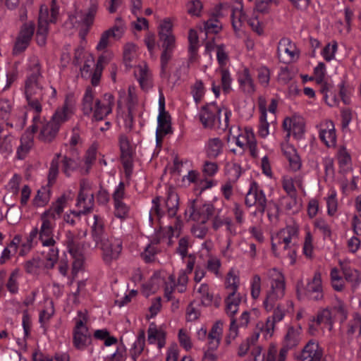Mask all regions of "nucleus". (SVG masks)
I'll return each mask as SVG.
<instances>
[{"instance_id": "1", "label": "nucleus", "mask_w": 361, "mask_h": 361, "mask_svg": "<svg viewBox=\"0 0 361 361\" xmlns=\"http://www.w3.org/2000/svg\"><path fill=\"white\" fill-rule=\"evenodd\" d=\"M115 104L114 96L105 93L101 99H94L93 90L88 87L82 100V111L85 116L92 114V120L99 121L112 113Z\"/></svg>"}, {"instance_id": "2", "label": "nucleus", "mask_w": 361, "mask_h": 361, "mask_svg": "<svg viewBox=\"0 0 361 361\" xmlns=\"http://www.w3.org/2000/svg\"><path fill=\"white\" fill-rule=\"evenodd\" d=\"M32 74L27 78L25 93L29 106L39 114L42 111L41 102L44 99V89L42 84V76L38 63L33 65Z\"/></svg>"}, {"instance_id": "3", "label": "nucleus", "mask_w": 361, "mask_h": 361, "mask_svg": "<svg viewBox=\"0 0 361 361\" xmlns=\"http://www.w3.org/2000/svg\"><path fill=\"white\" fill-rule=\"evenodd\" d=\"M267 276L271 279V288L267 293L264 306L267 311H271L275 302L284 296L286 285L283 275L276 269L269 270Z\"/></svg>"}, {"instance_id": "4", "label": "nucleus", "mask_w": 361, "mask_h": 361, "mask_svg": "<svg viewBox=\"0 0 361 361\" xmlns=\"http://www.w3.org/2000/svg\"><path fill=\"white\" fill-rule=\"evenodd\" d=\"M298 228L295 226H287L281 229L275 235V240L283 250L287 252L290 259V263L293 264L296 259V252L298 249Z\"/></svg>"}, {"instance_id": "5", "label": "nucleus", "mask_w": 361, "mask_h": 361, "mask_svg": "<svg viewBox=\"0 0 361 361\" xmlns=\"http://www.w3.org/2000/svg\"><path fill=\"white\" fill-rule=\"evenodd\" d=\"M79 319H76L73 330V343L78 350H84L92 342V335L87 326V317L81 311L78 312Z\"/></svg>"}, {"instance_id": "6", "label": "nucleus", "mask_w": 361, "mask_h": 361, "mask_svg": "<svg viewBox=\"0 0 361 361\" xmlns=\"http://www.w3.org/2000/svg\"><path fill=\"white\" fill-rule=\"evenodd\" d=\"M102 251V259L106 264H110L121 255L123 249V242L119 238L110 237L102 241L99 245Z\"/></svg>"}, {"instance_id": "7", "label": "nucleus", "mask_w": 361, "mask_h": 361, "mask_svg": "<svg viewBox=\"0 0 361 361\" xmlns=\"http://www.w3.org/2000/svg\"><path fill=\"white\" fill-rule=\"evenodd\" d=\"M267 202L265 194L262 190L259 189L257 183H252L245 199L246 206L250 207L255 205L256 212L264 214L267 208Z\"/></svg>"}, {"instance_id": "8", "label": "nucleus", "mask_w": 361, "mask_h": 361, "mask_svg": "<svg viewBox=\"0 0 361 361\" xmlns=\"http://www.w3.org/2000/svg\"><path fill=\"white\" fill-rule=\"evenodd\" d=\"M35 28V23L32 21L22 25L13 49V54H19L27 49L33 36Z\"/></svg>"}, {"instance_id": "9", "label": "nucleus", "mask_w": 361, "mask_h": 361, "mask_svg": "<svg viewBox=\"0 0 361 361\" xmlns=\"http://www.w3.org/2000/svg\"><path fill=\"white\" fill-rule=\"evenodd\" d=\"M124 30L125 27L121 18H116V25L102 34L99 43L96 47L98 51L105 49L109 44V38L111 37L120 39L124 32Z\"/></svg>"}, {"instance_id": "10", "label": "nucleus", "mask_w": 361, "mask_h": 361, "mask_svg": "<svg viewBox=\"0 0 361 361\" xmlns=\"http://www.w3.org/2000/svg\"><path fill=\"white\" fill-rule=\"evenodd\" d=\"M159 29V37L161 42L163 51H173L175 37L172 34V24L170 20L165 19L160 24Z\"/></svg>"}, {"instance_id": "11", "label": "nucleus", "mask_w": 361, "mask_h": 361, "mask_svg": "<svg viewBox=\"0 0 361 361\" xmlns=\"http://www.w3.org/2000/svg\"><path fill=\"white\" fill-rule=\"evenodd\" d=\"M75 102L73 97L66 96L63 106L58 108L51 117V120L56 124L61 125L67 121L74 114Z\"/></svg>"}, {"instance_id": "12", "label": "nucleus", "mask_w": 361, "mask_h": 361, "mask_svg": "<svg viewBox=\"0 0 361 361\" xmlns=\"http://www.w3.org/2000/svg\"><path fill=\"white\" fill-rule=\"evenodd\" d=\"M221 114V110L214 103L202 107L200 112V120L204 128H212L216 125V116Z\"/></svg>"}, {"instance_id": "13", "label": "nucleus", "mask_w": 361, "mask_h": 361, "mask_svg": "<svg viewBox=\"0 0 361 361\" xmlns=\"http://www.w3.org/2000/svg\"><path fill=\"white\" fill-rule=\"evenodd\" d=\"M121 159L126 173H130L133 169V149L128 138L122 135L119 138Z\"/></svg>"}, {"instance_id": "14", "label": "nucleus", "mask_w": 361, "mask_h": 361, "mask_svg": "<svg viewBox=\"0 0 361 361\" xmlns=\"http://www.w3.org/2000/svg\"><path fill=\"white\" fill-rule=\"evenodd\" d=\"M277 54L281 61L289 63L295 57L296 47L288 38H283L279 42Z\"/></svg>"}, {"instance_id": "15", "label": "nucleus", "mask_w": 361, "mask_h": 361, "mask_svg": "<svg viewBox=\"0 0 361 361\" xmlns=\"http://www.w3.org/2000/svg\"><path fill=\"white\" fill-rule=\"evenodd\" d=\"M195 200H192L190 206V217L202 224H205L211 216L214 215V207L212 204H204L197 209H195Z\"/></svg>"}, {"instance_id": "16", "label": "nucleus", "mask_w": 361, "mask_h": 361, "mask_svg": "<svg viewBox=\"0 0 361 361\" xmlns=\"http://www.w3.org/2000/svg\"><path fill=\"white\" fill-rule=\"evenodd\" d=\"M322 356V348L317 341L312 339L304 346L300 356V361H321Z\"/></svg>"}, {"instance_id": "17", "label": "nucleus", "mask_w": 361, "mask_h": 361, "mask_svg": "<svg viewBox=\"0 0 361 361\" xmlns=\"http://www.w3.org/2000/svg\"><path fill=\"white\" fill-rule=\"evenodd\" d=\"M49 212H44L41 215L42 221L39 231V239L43 246L54 245L56 241L53 238V224L51 219L46 217Z\"/></svg>"}, {"instance_id": "18", "label": "nucleus", "mask_w": 361, "mask_h": 361, "mask_svg": "<svg viewBox=\"0 0 361 361\" xmlns=\"http://www.w3.org/2000/svg\"><path fill=\"white\" fill-rule=\"evenodd\" d=\"M235 144L240 148L248 147L252 157L257 156V141L253 130L251 128H245V132L236 137Z\"/></svg>"}, {"instance_id": "19", "label": "nucleus", "mask_w": 361, "mask_h": 361, "mask_svg": "<svg viewBox=\"0 0 361 361\" xmlns=\"http://www.w3.org/2000/svg\"><path fill=\"white\" fill-rule=\"evenodd\" d=\"M305 295L312 300H320L323 298L322 279L320 273H315L313 279L310 281L305 288Z\"/></svg>"}, {"instance_id": "20", "label": "nucleus", "mask_w": 361, "mask_h": 361, "mask_svg": "<svg viewBox=\"0 0 361 361\" xmlns=\"http://www.w3.org/2000/svg\"><path fill=\"white\" fill-rule=\"evenodd\" d=\"M324 126L325 128H322L319 132V138L327 147L334 146L336 142V135L334 123L326 121Z\"/></svg>"}, {"instance_id": "21", "label": "nucleus", "mask_w": 361, "mask_h": 361, "mask_svg": "<svg viewBox=\"0 0 361 361\" xmlns=\"http://www.w3.org/2000/svg\"><path fill=\"white\" fill-rule=\"evenodd\" d=\"M60 127L51 119L42 125L39 139L44 142H50L56 137Z\"/></svg>"}, {"instance_id": "22", "label": "nucleus", "mask_w": 361, "mask_h": 361, "mask_svg": "<svg viewBox=\"0 0 361 361\" xmlns=\"http://www.w3.org/2000/svg\"><path fill=\"white\" fill-rule=\"evenodd\" d=\"M135 75L142 89L147 90L152 87V75L146 64L137 66L135 69Z\"/></svg>"}, {"instance_id": "23", "label": "nucleus", "mask_w": 361, "mask_h": 361, "mask_svg": "<svg viewBox=\"0 0 361 361\" xmlns=\"http://www.w3.org/2000/svg\"><path fill=\"white\" fill-rule=\"evenodd\" d=\"M222 323L220 321L216 322L212 327L208 336V348L215 350L218 348L223 333Z\"/></svg>"}, {"instance_id": "24", "label": "nucleus", "mask_w": 361, "mask_h": 361, "mask_svg": "<svg viewBox=\"0 0 361 361\" xmlns=\"http://www.w3.org/2000/svg\"><path fill=\"white\" fill-rule=\"evenodd\" d=\"M340 265L345 280L351 283L353 291H355L361 283V276L360 273L357 270L351 269L349 266L344 264L342 262H340Z\"/></svg>"}, {"instance_id": "25", "label": "nucleus", "mask_w": 361, "mask_h": 361, "mask_svg": "<svg viewBox=\"0 0 361 361\" xmlns=\"http://www.w3.org/2000/svg\"><path fill=\"white\" fill-rule=\"evenodd\" d=\"M301 331L300 326L297 328L289 326L284 337L283 345L290 349L296 347L301 340Z\"/></svg>"}, {"instance_id": "26", "label": "nucleus", "mask_w": 361, "mask_h": 361, "mask_svg": "<svg viewBox=\"0 0 361 361\" xmlns=\"http://www.w3.org/2000/svg\"><path fill=\"white\" fill-rule=\"evenodd\" d=\"M165 203L169 216L170 217L176 216L179 205V197L174 188H169Z\"/></svg>"}, {"instance_id": "27", "label": "nucleus", "mask_w": 361, "mask_h": 361, "mask_svg": "<svg viewBox=\"0 0 361 361\" xmlns=\"http://www.w3.org/2000/svg\"><path fill=\"white\" fill-rule=\"evenodd\" d=\"M94 222L92 226V237L96 244L99 245L104 239L109 238L104 234V224L101 218L98 215L94 216Z\"/></svg>"}, {"instance_id": "28", "label": "nucleus", "mask_w": 361, "mask_h": 361, "mask_svg": "<svg viewBox=\"0 0 361 361\" xmlns=\"http://www.w3.org/2000/svg\"><path fill=\"white\" fill-rule=\"evenodd\" d=\"M241 302L240 294L236 293H228V295L225 300L226 304V313L230 317H234V314L238 312V306Z\"/></svg>"}, {"instance_id": "29", "label": "nucleus", "mask_w": 361, "mask_h": 361, "mask_svg": "<svg viewBox=\"0 0 361 361\" xmlns=\"http://www.w3.org/2000/svg\"><path fill=\"white\" fill-rule=\"evenodd\" d=\"M224 147L223 141L219 137L209 139L207 143V155L210 159L216 158L221 152Z\"/></svg>"}, {"instance_id": "30", "label": "nucleus", "mask_w": 361, "mask_h": 361, "mask_svg": "<svg viewBox=\"0 0 361 361\" xmlns=\"http://www.w3.org/2000/svg\"><path fill=\"white\" fill-rule=\"evenodd\" d=\"M67 202V197L65 195H61L59 197L55 202H54L51 207L44 212H49L46 215V217L54 220L56 219V216H60V214L63 212V208L66 206Z\"/></svg>"}, {"instance_id": "31", "label": "nucleus", "mask_w": 361, "mask_h": 361, "mask_svg": "<svg viewBox=\"0 0 361 361\" xmlns=\"http://www.w3.org/2000/svg\"><path fill=\"white\" fill-rule=\"evenodd\" d=\"M50 187L45 186L38 190L32 200V204L36 207H44L50 200Z\"/></svg>"}, {"instance_id": "32", "label": "nucleus", "mask_w": 361, "mask_h": 361, "mask_svg": "<svg viewBox=\"0 0 361 361\" xmlns=\"http://www.w3.org/2000/svg\"><path fill=\"white\" fill-rule=\"evenodd\" d=\"M145 345V333L143 329L140 330L137 340L135 341L132 349L130 350L133 361H136L137 357L144 350Z\"/></svg>"}, {"instance_id": "33", "label": "nucleus", "mask_w": 361, "mask_h": 361, "mask_svg": "<svg viewBox=\"0 0 361 361\" xmlns=\"http://www.w3.org/2000/svg\"><path fill=\"white\" fill-rule=\"evenodd\" d=\"M47 248L43 251L46 262L44 267L47 269H52L59 259V250L54 245L46 246Z\"/></svg>"}, {"instance_id": "34", "label": "nucleus", "mask_w": 361, "mask_h": 361, "mask_svg": "<svg viewBox=\"0 0 361 361\" xmlns=\"http://www.w3.org/2000/svg\"><path fill=\"white\" fill-rule=\"evenodd\" d=\"M259 336V334L256 332L243 341L238 347V355L241 357L245 356L249 350L257 343Z\"/></svg>"}, {"instance_id": "35", "label": "nucleus", "mask_w": 361, "mask_h": 361, "mask_svg": "<svg viewBox=\"0 0 361 361\" xmlns=\"http://www.w3.org/2000/svg\"><path fill=\"white\" fill-rule=\"evenodd\" d=\"M87 200V204L82 206V212L84 214L91 212L94 207V195L92 193H79L78 196L77 207H81L82 203Z\"/></svg>"}, {"instance_id": "36", "label": "nucleus", "mask_w": 361, "mask_h": 361, "mask_svg": "<svg viewBox=\"0 0 361 361\" xmlns=\"http://www.w3.org/2000/svg\"><path fill=\"white\" fill-rule=\"evenodd\" d=\"M240 87L243 92L251 94L255 92V85L248 69L243 71V75L239 78Z\"/></svg>"}, {"instance_id": "37", "label": "nucleus", "mask_w": 361, "mask_h": 361, "mask_svg": "<svg viewBox=\"0 0 361 361\" xmlns=\"http://www.w3.org/2000/svg\"><path fill=\"white\" fill-rule=\"evenodd\" d=\"M157 131L161 132L164 135H167L171 132V116L169 113H161L158 116Z\"/></svg>"}, {"instance_id": "38", "label": "nucleus", "mask_w": 361, "mask_h": 361, "mask_svg": "<svg viewBox=\"0 0 361 361\" xmlns=\"http://www.w3.org/2000/svg\"><path fill=\"white\" fill-rule=\"evenodd\" d=\"M195 290L200 294L201 302L205 305H210L213 300V294L210 293L209 286L207 283H202L200 286H195Z\"/></svg>"}, {"instance_id": "39", "label": "nucleus", "mask_w": 361, "mask_h": 361, "mask_svg": "<svg viewBox=\"0 0 361 361\" xmlns=\"http://www.w3.org/2000/svg\"><path fill=\"white\" fill-rule=\"evenodd\" d=\"M48 11L47 8L43 10L42 8L39 10L38 18V27L36 34L47 35L48 34V25L50 23L48 20Z\"/></svg>"}, {"instance_id": "40", "label": "nucleus", "mask_w": 361, "mask_h": 361, "mask_svg": "<svg viewBox=\"0 0 361 361\" xmlns=\"http://www.w3.org/2000/svg\"><path fill=\"white\" fill-rule=\"evenodd\" d=\"M316 322L318 325L325 324L329 326V331L332 329L334 319L332 312L328 308L319 312L316 318Z\"/></svg>"}, {"instance_id": "41", "label": "nucleus", "mask_w": 361, "mask_h": 361, "mask_svg": "<svg viewBox=\"0 0 361 361\" xmlns=\"http://www.w3.org/2000/svg\"><path fill=\"white\" fill-rule=\"evenodd\" d=\"M98 3L96 0H91L90 5L88 8L87 12L84 14L82 19V23L87 26L90 27L92 25L94 16L97 12Z\"/></svg>"}, {"instance_id": "42", "label": "nucleus", "mask_w": 361, "mask_h": 361, "mask_svg": "<svg viewBox=\"0 0 361 361\" xmlns=\"http://www.w3.org/2000/svg\"><path fill=\"white\" fill-rule=\"evenodd\" d=\"M259 109L261 111V116L259 118L258 134L262 137H266L269 133V123L267 121V109L265 106H261L259 107Z\"/></svg>"}, {"instance_id": "43", "label": "nucleus", "mask_w": 361, "mask_h": 361, "mask_svg": "<svg viewBox=\"0 0 361 361\" xmlns=\"http://www.w3.org/2000/svg\"><path fill=\"white\" fill-rule=\"evenodd\" d=\"M241 167L237 163H229L226 165V173L228 177V181L235 183L241 175Z\"/></svg>"}, {"instance_id": "44", "label": "nucleus", "mask_w": 361, "mask_h": 361, "mask_svg": "<svg viewBox=\"0 0 361 361\" xmlns=\"http://www.w3.org/2000/svg\"><path fill=\"white\" fill-rule=\"evenodd\" d=\"M356 332L361 335V316L358 313H355L353 319L348 322L347 334L352 336Z\"/></svg>"}, {"instance_id": "45", "label": "nucleus", "mask_w": 361, "mask_h": 361, "mask_svg": "<svg viewBox=\"0 0 361 361\" xmlns=\"http://www.w3.org/2000/svg\"><path fill=\"white\" fill-rule=\"evenodd\" d=\"M43 264H44L41 259L36 257L26 261L24 264V268L27 274H37Z\"/></svg>"}, {"instance_id": "46", "label": "nucleus", "mask_w": 361, "mask_h": 361, "mask_svg": "<svg viewBox=\"0 0 361 361\" xmlns=\"http://www.w3.org/2000/svg\"><path fill=\"white\" fill-rule=\"evenodd\" d=\"M173 51H163L161 57V76L169 78L170 73L167 70V66L169 61L171 59Z\"/></svg>"}, {"instance_id": "47", "label": "nucleus", "mask_w": 361, "mask_h": 361, "mask_svg": "<svg viewBox=\"0 0 361 361\" xmlns=\"http://www.w3.org/2000/svg\"><path fill=\"white\" fill-rule=\"evenodd\" d=\"M173 51H163L161 57V76L169 78L170 73L167 70V66L169 61L171 59Z\"/></svg>"}, {"instance_id": "48", "label": "nucleus", "mask_w": 361, "mask_h": 361, "mask_svg": "<svg viewBox=\"0 0 361 361\" xmlns=\"http://www.w3.org/2000/svg\"><path fill=\"white\" fill-rule=\"evenodd\" d=\"M291 131L297 139L302 137L305 131V123L302 118L296 116L293 117Z\"/></svg>"}, {"instance_id": "49", "label": "nucleus", "mask_w": 361, "mask_h": 361, "mask_svg": "<svg viewBox=\"0 0 361 361\" xmlns=\"http://www.w3.org/2000/svg\"><path fill=\"white\" fill-rule=\"evenodd\" d=\"M330 310L332 312V316L338 317L341 322H343L347 319L348 311L342 301L338 300L337 304Z\"/></svg>"}, {"instance_id": "50", "label": "nucleus", "mask_w": 361, "mask_h": 361, "mask_svg": "<svg viewBox=\"0 0 361 361\" xmlns=\"http://www.w3.org/2000/svg\"><path fill=\"white\" fill-rule=\"evenodd\" d=\"M159 280L160 279L157 276H152L149 281L142 284V293L149 296L151 293H154L158 288Z\"/></svg>"}, {"instance_id": "51", "label": "nucleus", "mask_w": 361, "mask_h": 361, "mask_svg": "<svg viewBox=\"0 0 361 361\" xmlns=\"http://www.w3.org/2000/svg\"><path fill=\"white\" fill-rule=\"evenodd\" d=\"M19 278V270L15 269L13 270L11 274H10V276L8 278V282L6 284V286L8 289V290L11 293H16L18 290V279Z\"/></svg>"}, {"instance_id": "52", "label": "nucleus", "mask_w": 361, "mask_h": 361, "mask_svg": "<svg viewBox=\"0 0 361 361\" xmlns=\"http://www.w3.org/2000/svg\"><path fill=\"white\" fill-rule=\"evenodd\" d=\"M239 285V278L234 274L233 271H230L226 280V288L229 293H236Z\"/></svg>"}, {"instance_id": "53", "label": "nucleus", "mask_w": 361, "mask_h": 361, "mask_svg": "<svg viewBox=\"0 0 361 361\" xmlns=\"http://www.w3.org/2000/svg\"><path fill=\"white\" fill-rule=\"evenodd\" d=\"M62 171L66 176H70L72 171L78 166V163L71 158L65 156L62 160Z\"/></svg>"}, {"instance_id": "54", "label": "nucleus", "mask_w": 361, "mask_h": 361, "mask_svg": "<svg viewBox=\"0 0 361 361\" xmlns=\"http://www.w3.org/2000/svg\"><path fill=\"white\" fill-rule=\"evenodd\" d=\"M158 252L159 250L156 246L149 244L146 247L144 252L141 253V257L145 262H152L155 261L156 255Z\"/></svg>"}, {"instance_id": "55", "label": "nucleus", "mask_w": 361, "mask_h": 361, "mask_svg": "<svg viewBox=\"0 0 361 361\" xmlns=\"http://www.w3.org/2000/svg\"><path fill=\"white\" fill-rule=\"evenodd\" d=\"M204 28L206 32V35L209 33L217 34L221 30V26L219 24V20L216 18H210L204 23Z\"/></svg>"}, {"instance_id": "56", "label": "nucleus", "mask_w": 361, "mask_h": 361, "mask_svg": "<svg viewBox=\"0 0 361 361\" xmlns=\"http://www.w3.org/2000/svg\"><path fill=\"white\" fill-rule=\"evenodd\" d=\"M33 361H68V356L66 354H56L54 357H51L36 353L33 355Z\"/></svg>"}, {"instance_id": "57", "label": "nucleus", "mask_w": 361, "mask_h": 361, "mask_svg": "<svg viewBox=\"0 0 361 361\" xmlns=\"http://www.w3.org/2000/svg\"><path fill=\"white\" fill-rule=\"evenodd\" d=\"M59 165H58L57 159H53L49 170L47 186L51 187L55 183L59 174Z\"/></svg>"}, {"instance_id": "58", "label": "nucleus", "mask_w": 361, "mask_h": 361, "mask_svg": "<svg viewBox=\"0 0 361 361\" xmlns=\"http://www.w3.org/2000/svg\"><path fill=\"white\" fill-rule=\"evenodd\" d=\"M189 40V51L191 54V58L193 57L197 51L198 47V36L197 33L194 30H190L188 35Z\"/></svg>"}, {"instance_id": "59", "label": "nucleus", "mask_w": 361, "mask_h": 361, "mask_svg": "<svg viewBox=\"0 0 361 361\" xmlns=\"http://www.w3.org/2000/svg\"><path fill=\"white\" fill-rule=\"evenodd\" d=\"M283 188L287 192L288 197L291 202L295 204L296 202V190L292 179H286L283 180Z\"/></svg>"}, {"instance_id": "60", "label": "nucleus", "mask_w": 361, "mask_h": 361, "mask_svg": "<svg viewBox=\"0 0 361 361\" xmlns=\"http://www.w3.org/2000/svg\"><path fill=\"white\" fill-rule=\"evenodd\" d=\"M238 335V326L236 324V319L234 317H231V324L229 332L225 338L226 345H230L231 341L235 339Z\"/></svg>"}, {"instance_id": "61", "label": "nucleus", "mask_w": 361, "mask_h": 361, "mask_svg": "<svg viewBox=\"0 0 361 361\" xmlns=\"http://www.w3.org/2000/svg\"><path fill=\"white\" fill-rule=\"evenodd\" d=\"M12 109L11 103L7 99L0 100V118L7 120Z\"/></svg>"}, {"instance_id": "62", "label": "nucleus", "mask_w": 361, "mask_h": 361, "mask_svg": "<svg viewBox=\"0 0 361 361\" xmlns=\"http://www.w3.org/2000/svg\"><path fill=\"white\" fill-rule=\"evenodd\" d=\"M221 87L225 93H228L231 90V78L228 70L225 68L221 69Z\"/></svg>"}, {"instance_id": "63", "label": "nucleus", "mask_w": 361, "mask_h": 361, "mask_svg": "<svg viewBox=\"0 0 361 361\" xmlns=\"http://www.w3.org/2000/svg\"><path fill=\"white\" fill-rule=\"evenodd\" d=\"M115 216L119 219H125L129 211L128 207L122 202H114Z\"/></svg>"}, {"instance_id": "64", "label": "nucleus", "mask_w": 361, "mask_h": 361, "mask_svg": "<svg viewBox=\"0 0 361 361\" xmlns=\"http://www.w3.org/2000/svg\"><path fill=\"white\" fill-rule=\"evenodd\" d=\"M261 292V278L259 275L256 274L252 278L251 285V295L253 299L259 298Z\"/></svg>"}]
</instances>
